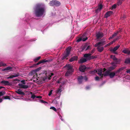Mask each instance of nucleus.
<instances>
[{
	"label": "nucleus",
	"mask_w": 130,
	"mask_h": 130,
	"mask_svg": "<svg viewBox=\"0 0 130 130\" xmlns=\"http://www.w3.org/2000/svg\"><path fill=\"white\" fill-rule=\"evenodd\" d=\"M16 92L19 94H21L22 95H24L25 94L24 92L22 91L20 89L18 90L17 91H16Z\"/></svg>",
	"instance_id": "4be33fe9"
},
{
	"label": "nucleus",
	"mask_w": 130,
	"mask_h": 130,
	"mask_svg": "<svg viewBox=\"0 0 130 130\" xmlns=\"http://www.w3.org/2000/svg\"><path fill=\"white\" fill-rule=\"evenodd\" d=\"M89 88H90V87H89V86H87L86 87V89H89Z\"/></svg>",
	"instance_id": "69168bd1"
},
{
	"label": "nucleus",
	"mask_w": 130,
	"mask_h": 130,
	"mask_svg": "<svg viewBox=\"0 0 130 130\" xmlns=\"http://www.w3.org/2000/svg\"><path fill=\"white\" fill-rule=\"evenodd\" d=\"M35 15L38 17L42 16L45 12V8L42 5L38 4H37L34 9Z\"/></svg>",
	"instance_id": "f257e3e1"
},
{
	"label": "nucleus",
	"mask_w": 130,
	"mask_h": 130,
	"mask_svg": "<svg viewBox=\"0 0 130 130\" xmlns=\"http://www.w3.org/2000/svg\"><path fill=\"white\" fill-rule=\"evenodd\" d=\"M1 83L4 84V85H10V83L8 81H2L1 82Z\"/></svg>",
	"instance_id": "2eb2a0df"
},
{
	"label": "nucleus",
	"mask_w": 130,
	"mask_h": 130,
	"mask_svg": "<svg viewBox=\"0 0 130 130\" xmlns=\"http://www.w3.org/2000/svg\"><path fill=\"white\" fill-rule=\"evenodd\" d=\"M87 60V59L84 58H82L80 59L79 61V63H82L85 62Z\"/></svg>",
	"instance_id": "412c9836"
},
{
	"label": "nucleus",
	"mask_w": 130,
	"mask_h": 130,
	"mask_svg": "<svg viewBox=\"0 0 130 130\" xmlns=\"http://www.w3.org/2000/svg\"><path fill=\"white\" fill-rule=\"evenodd\" d=\"M50 108V109H52L53 110H54L55 111H56V108L53 107V106H52V107H51Z\"/></svg>",
	"instance_id": "58836bf2"
},
{
	"label": "nucleus",
	"mask_w": 130,
	"mask_h": 130,
	"mask_svg": "<svg viewBox=\"0 0 130 130\" xmlns=\"http://www.w3.org/2000/svg\"><path fill=\"white\" fill-rule=\"evenodd\" d=\"M97 49L98 50V51L100 52H102L104 50V48L103 47H98L97 48Z\"/></svg>",
	"instance_id": "a878e982"
},
{
	"label": "nucleus",
	"mask_w": 130,
	"mask_h": 130,
	"mask_svg": "<svg viewBox=\"0 0 130 130\" xmlns=\"http://www.w3.org/2000/svg\"><path fill=\"white\" fill-rule=\"evenodd\" d=\"M42 98V96H36V98L41 99V98Z\"/></svg>",
	"instance_id": "3c124183"
},
{
	"label": "nucleus",
	"mask_w": 130,
	"mask_h": 130,
	"mask_svg": "<svg viewBox=\"0 0 130 130\" xmlns=\"http://www.w3.org/2000/svg\"><path fill=\"white\" fill-rule=\"evenodd\" d=\"M5 93L4 91H2L0 92V96L3 95Z\"/></svg>",
	"instance_id": "4c0bfd02"
},
{
	"label": "nucleus",
	"mask_w": 130,
	"mask_h": 130,
	"mask_svg": "<svg viewBox=\"0 0 130 130\" xmlns=\"http://www.w3.org/2000/svg\"><path fill=\"white\" fill-rule=\"evenodd\" d=\"M60 119H61L62 121H63L64 120H63L62 119V116H60Z\"/></svg>",
	"instance_id": "0e129e2a"
},
{
	"label": "nucleus",
	"mask_w": 130,
	"mask_h": 130,
	"mask_svg": "<svg viewBox=\"0 0 130 130\" xmlns=\"http://www.w3.org/2000/svg\"><path fill=\"white\" fill-rule=\"evenodd\" d=\"M113 38V37H112V36L111 37H110L109 38V40H110L112 38Z\"/></svg>",
	"instance_id": "e2e57ef3"
},
{
	"label": "nucleus",
	"mask_w": 130,
	"mask_h": 130,
	"mask_svg": "<svg viewBox=\"0 0 130 130\" xmlns=\"http://www.w3.org/2000/svg\"><path fill=\"white\" fill-rule=\"evenodd\" d=\"M91 48V46L88 45V44L86 43L85 44L81 47L82 51L84 50L86 51L88 50H90Z\"/></svg>",
	"instance_id": "20e7f679"
},
{
	"label": "nucleus",
	"mask_w": 130,
	"mask_h": 130,
	"mask_svg": "<svg viewBox=\"0 0 130 130\" xmlns=\"http://www.w3.org/2000/svg\"><path fill=\"white\" fill-rule=\"evenodd\" d=\"M42 78H43V80L44 81L47 79L48 80H50L51 79L50 77L47 76L46 73L43 74V75L42 76Z\"/></svg>",
	"instance_id": "ddd939ff"
},
{
	"label": "nucleus",
	"mask_w": 130,
	"mask_h": 130,
	"mask_svg": "<svg viewBox=\"0 0 130 130\" xmlns=\"http://www.w3.org/2000/svg\"><path fill=\"white\" fill-rule=\"evenodd\" d=\"M122 52L125 54H128V55L130 54V50L128 48H125L122 51Z\"/></svg>",
	"instance_id": "f8f14e48"
},
{
	"label": "nucleus",
	"mask_w": 130,
	"mask_h": 130,
	"mask_svg": "<svg viewBox=\"0 0 130 130\" xmlns=\"http://www.w3.org/2000/svg\"><path fill=\"white\" fill-rule=\"evenodd\" d=\"M95 51V50L94 49H93L91 51V52L90 53V54H91V55H92V54H93L94 52Z\"/></svg>",
	"instance_id": "de8ad7c7"
},
{
	"label": "nucleus",
	"mask_w": 130,
	"mask_h": 130,
	"mask_svg": "<svg viewBox=\"0 0 130 130\" xmlns=\"http://www.w3.org/2000/svg\"><path fill=\"white\" fill-rule=\"evenodd\" d=\"M98 72V71L97 70H94L92 71L91 72V74H95L96 73H97Z\"/></svg>",
	"instance_id": "a19ab883"
},
{
	"label": "nucleus",
	"mask_w": 130,
	"mask_h": 130,
	"mask_svg": "<svg viewBox=\"0 0 130 130\" xmlns=\"http://www.w3.org/2000/svg\"><path fill=\"white\" fill-rule=\"evenodd\" d=\"M71 47H68L66 49V52L65 53L63 57V59L66 58L67 57H68L70 53L71 50Z\"/></svg>",
	"instance_id": "39448f33"
},
{
	"label": "nucleus",
	"mask_w": 130,
	"mask_h": 130,
	"mask_svg": "<svg viewBox=\"0 0 130 130\" xmlns=\"http://www.w3.org/2000/svg\"><path fill=\"white\" fill-rule=\"evenodd\" d=\"M31 98L32 99H34L36 98V96L34 94H32L31 96Z\"/></svg>",
	"instance_id": "c03bdc74"
},
{
	"label": "nucleus",
	"mask_w": 130,
	"mask_h": 130,
	"mask_svg": "<svg viewBox=\"0 0 130 130\" xmlns=\"http://www.w3.org/2000/svg\"><path fill=\"white\" fill-rule=\"evenodd\" d=\"M113 12L112 11H108L107 12L105 15V18H107L108 17L110 16V15L113 13Z\"/></svg>",
	"instance_id": "dca6fc26"
},
{
	"label": "nucleus",
	"mask_w": 130,
	"mask_h": 130,
	"mask_svg": "<svg viewBox=\"0 0 130 130\" xmlns=\"http://www.w3.org/2000/svg\"><path fill=\"white\" fill-rule=\"evenodd\" d=\"M25 80H22V81H21V83H23V84H25Z\"/></svg>",
	"instance_id": "4d7b16f0"
},
{
	"label": "nucleus",
	"mask_w": 130,
	"mask_h": 130,
	"mask_svg": "<svg viewBox=\"0 0 130 130\" xmlns=\"http://www.w3.org/2000/svg\"><path fill=\"white\" fill-rule=\"evenodd\" d=\"M119 32H117L116 33H114L112 35V37H113V38H114V37L116 36L117 34L119 33Z\"/></svg>",
	"instance_id": "e433bc0d"
},
{
	"label": "nucleus",
	"mask_w": 130,
	"mask_h": 130,
	"mask_svg": "<svg viewBox=\"0 0 130 130\" xmlns=\"http://www.w3.org/2000/svg\"><path fill=\"white\" fill-rule=\"evenodd\" d=\"M57 4V1L56 0H53L50 2L49 4L51 6H54Z\"/></svg>",
	"instance_id": "f3484780"
},
{
	"label": "nucleus",
	"mask_w": 130,
	"mask_h": 130,
	"mask_svg": "<svg viewBox=\"0 0 130 130\" xmlns=\"http://www.w3.org/2000/svg\"><path fill=\"white\" fill-rule=\"evenodd\" d=\"M91 56V54L90 53L85 54L84 55V57H85L88 58L89 60V58Z\"/></svg>",
	"instance_id": "c756f323"
},
{
	"label": "nucleus",
	"mask_w": 130,
	"mask_h": 130,
	"mask_svg": "<svg viewBox=\"0 0 130 130\" xmlns=\"http://www.w3.org/2000/svg\"><path fill=\"white\" fill-rule=\"evenodd\" d=\"M117 73H116V71H115L112 72L111 73L109 72V76L111 78H113L115 76H117L118 75Z\"/></svg>",
	"instance_id": "0eeeda50"
},
{
	"label": "nucleus",
	"mask_w": 130,
	"mask_h": 130,
	"mask_svg": "<svg viewBox=\"0 0 130 130\" xmlns=\"http://www.w3.org/2000/svg\"><path fill=\"white\" fill-rule=\"evenodd\" d=\"M18 80L17 79H15L13 81H16Z\"/></svg>",
	"instance_id": "338daca9"
},
{
	"label": "nucleus",
	"mask_w": 130,
	"mask_h": 130,
	"mask_svg": "<svg viewBox=\"0 0 130 130\" xmlns=\"http://www.w3.org/2000/svg\"><path fill=\"white\" fill-rule=\"evenodd\" d=\"M52 91H53L52 90H51L49 92V93H48V95L49 96H50L51 95V94H52Z\"/></svg>",
	"instance_id": "8fccbe9b"
},
{
	"label": "nucleus",
	"mask_w": 130,
	"mask_h": 130,
	"mask_svg": "<svg viewBox=\"0 0 130 130\" xmlns=\"http://www.w3.org/2000/svg\"><path fill=\"white\" fill-rule=\"evenodd\" d=\"M39 101H40V102L42 103H48L47 102L43 100H39Z\"/></svg>",
	"instance_id": "f704fd0d"
},
{
	"label": "nucleus",
	"mask_w": 130,
	"mask_h": 130,
	"mask_svg": "<svg viewBox=\"0 0 130 130\" xmlns=\"http://www.w3.org/2000/svg\"><path fill=\"white\" fill-rule=\"evenodd\" d=\"M114 42V41H112V42H110V43H109V44L110 45L111 44H112L113 42Z\"/></svg>",
	"instance_id": "13d9d810"
},
{
	"label": "nucleus",
	"mask_w": 130,
	"mask_h": 130,
	"mask_svg": "<svg viewBox=\"0 0 130 130\" xmlns=\"http://www.w3.org/2000/svg\"><path fill=\"white\" fill-rule=\"evenodd\" d=\"M104 36L103 34L102 33L98 32L96 35L97 38L99 39L101 38Z\"/></svg>",
	"instance_id": "9d476101"
},
{
	"label": "nucleus",
	"mask_w": 130,
	"mask_h": 130,
	"mask_svg": "<svg viewBox=\"0 0 130 130\" xmlns=\"http://www.w3.org/2000/svg\"><path fill=\"white\" fill-rule=\"evenodd\" d=\"M117 64V61L116 62H112L111 63V64L112 65H113L114 64Z\"/></svg>",
	"instance_id": "6e6d98bb"
},
{
	"label": "nucleus",
	"mask_w": 130,
	"mask_h": 130,
	"mask_svg": "<svg viewBox=\"0 0 130 130\" xmlns=\"http://www.w3.org/2000/svg\"><path fill=\"white\" fill-rule=\"evenodd\" d=\"M41 58L40 56H39L34 59V61L35 62H37L38 60L40 59Z\"/></svg>",
	"instance_id": "473e14b6"
},
{
	"label": "nucleus",
	"mask_w": 130,
	"mask_h": 130,
	"mask_svg": "<svg viewBox=\"0 0 130 130\" xmlns=\"http://www.w3.org/2000/svg\"><path fill=\"white\" fill-rule=\"evenodd\" d=\"M66 66L67 67V70L73 72L74 71V69L72 68V66L70 64H67Z\"/></svg>",
	"instance_id": "1a4fd4ad"
},
{
	"label": "nucleus",
	"mask_w": 130,
	"mask_h": 130,
	"mask_svg": "<svg viewBox=\"0 0 130 130\" xmlns=\"http://www.w3.org/2000/svg\"><path fill=\"white\" fill-rule=\"evenodd\" d=\"M102 69L99 70L98 71V74L101 76V78L103 77V74H102Z\"/></svg>",
	"instance_id": "bb28decb"
},
{
	"label": "nucleus",
	"mask_w": 130,
	"mask_h": 130,
	"mask_svg": "<svg viewBox=\"0 0 130 130\" xmlns=\"http://www.w3.org/2000/svg\"><path fill=\"white\" fill-rule=\"evenodd\" d=\"M61 4L60 3L57 1V6H59Z\"/></svg>",
	"instance_id": "864d4df0"
},
{
	"label": "nucleus",
	"mask_w": 130,
	"mask_h": 130,
	"mask_svg": "<svg viewBox=\"0 0 130 130\" xmlns=\"http://www.w3.org/2000/svg\"><path fill=\"white\" fill-rule=\"evenodd\" d=\"M106 44V41H101L96 43L95 44V47H99L103 46Z\"/></svg>",
	"instance_id": "423d86ee"
},
{
	"label": "nucleus",
	"mask_w": 130,
	"mask_h": 130,
	"mask_svg": "<svg viewBox=\"0 0 130 130\" xmlns=\"http://www.w3.org/2000/svg\"><path fill=\"white\" fill-rule=\"evenodd\" d=\"M19 86L20 87V88H22L26 89L29 87L28 85H23L22 84H19Z\"/></svg>",
	"instance_id": "4468645a"
},
{
	"label": "nucleus",
	"mask_w": 130,
	"mask_h": 130,
	"mask_svg": "<svg viewBox=\"0 0 130 130\" xmlns=\"http://www.w3.org/2000/svg\"><path fill=\"white\" fill-rule=\"evenodd\" d=\"M73 72L67 70L65 74V76L66 77L69 76L71 75Z\"/></svg>",
	"instance_id": "a211bd4d"
},
{
	"label": "nucleus",
	"mask_w": 130,
	"mask_h": 130,
	"mask_svg": "<svg viewBox=\"0 0 130 130\" xmlns=\"http://www.w3.org/2000/svg\"><path fill=\"white\" fill-rule=\"evenodd\" d=\"M82 39V40L83 41H85L88 38L87 37L85 38H83Z\"/></svg>",
	"instance_id": "09e8293b"
},
{
	"label": "nucleus",
	"mask_w": 130,
	"mask_h": 130,
	"mask_svg": "<svg viewBox=\"0 0 130 130\" xmlns=\"http://www.w3.org/2000/svg\"><path fill=\"white\" fill-rule=\"evenodd\" d=\"M13 77V75H11L9 76V78H12Z\"/></svg>",
	"instance_id": "bf43d9fd"
},
{
	"label": "nucleus",
	"mask_w": 130,
	"mask_h": 130,
	"mask_svg": "<svg viewBox=\"0 0 130 130\" xmlns=\"http://www.w3.org/2000/svg\"><path fill=\"white\" fill-rule=\"evenodd\" d=\"M110 45L109 44V43H108V44H107V45H106L105 46V47H107V46H109Z\"/></svg>",
	"instance_id": "680f3d73"
},
{
	"label": "nucleus",
	"mask_w": 130,
	"mask_h": 130,
	"mask_svg": "<svg viewBox=\"0 0 130 130\" xmlns=\"http://www.w3.org/2000/svg\"><path fill=\"white\" fill-rule=\"evenodd\" d=\"M110 57L111 58H112L113 60L117 61V58H116L115 56L112 55H111L110 56Z\"/></svg>",
	"instance_id": "7c9ffc66"
},
{
	"label": "nucleus",
	"mask_w": 130,
	"mask_h": 130,
	"mask_svg": "<svg viewBox=\"0 0 130 130\" xmlns=\"http://www.w3.org/2000/svg\"><path fill=\"white\" fill-rule=\"evenodd\" d=\"M51 59H48V60H46L45 59L42 60H41L40 61L36 63V64H34L32 65L30 67V68H33L34 67H35L36 66V65H39V64H41L42 63H44L47 62H49L51 61Z\"/></svg>",
	"instance_id": "7ed1b4c3"
},
{
	"label": "nucleus",
	"mask_w": 130,
	"mask_h": 130,
	"mask_svg": "<svg viewBox=\"0 0 130 130\" xmlns=\"http://www.w3.org/2000/svg\"><path fill=\"white\" fill-rule=\"evenodd\" d=\"M117 6V5L116 4H114L113 5L112 7L111 8L112 9H114L116 8Z\"/></svg>",
	"instance_id": "79ce46f5"
},
{
	"label": "nucleus",
	"mask_w": 130,
	"mask_h": 130,
	"mask_svg": "<svg viewBox=\"0 0 130 130\" xmlns=\"http://www.w3.org/2000/svg\"><path fill=\"white\" fill-rule=\"evenodd\" d=\"M6 65V64L2 62H0V67H1L2 66H5Z\"/></svg>",
	"instance_id": "72a5a7b5"
},
{
	"label": "nucleus",
	"mask_w": 130,
	"mask_h": 130,
	"mask_svg": "<svg viewBox=\"0 0 130 130\" xmlns=\"http://www.w3.org/2000/svg\"><path fill=\"white\" fill-rule=\"evenodd\" d=\"M125 69V67H122L121 68H119L118 70L116 71V73H117L118 75L119 73L120 72V71H121Z\"/></svg>",
	"instance_id": "393cba45"
},
{
	"label": "nucleus",
	"mask_w": 130,
	"mask_h": 130,
	"mask_svg": "<svg viewBox=\"0 0 130 130\" xmlns=\"http://www.w3.org/2000/svg\"><path fill=\"white\" fill-rule=\"evenodd\" d=\"M13 75L14 77H17L18 76H19V74H15Z\"/></svg>",
	"instance_id": "603ef678"
},
{
	"label": "nucleus",
	"mask_w": 130,
	"mask_h": 130,
	"mask_svg": "<svg viewBox=\"0 0 130 130\" xmlns=\"http://www.w3.org/2000/svg\"><path fill=\"white\" fill-rule=\"evenodd\" d=\"M86 69V67L85 66H81L79 68V69L80 71L82 72H84L85 71Z\"/></svg>",
	"instance_id": "9b49d317"
},
{
	"label": "nucleus",
	"mask_w": 130,
	"mask_h": 130,
	"mask_svg": "<svg viewBox=\"0 0 130 130\" xmlns=\"http://www.w3.org/2000/svg\"><path fill=\"white\" fill-rule=\"evenodd\" d=\"M4 99H10V96H4Z\"/></svg>",
	"instance_id": "c9c22d12"
},
{
	"label": "nucleus",
	"mask_w": 130,
	"mask_h": 130,
	"mask_svg": "<svg viewBox=\"0 0 130 130\" xmlns=\"http://www.w3.org/2000/svg\"><path fill=\"white\" fill-rule=\"evenodd\" d=\"M78 58V57L77 56H75L72 57L69 60V61L70 62L76 60H77Z\"/></svg>",
	"instance_id": "6ab92c4d"
},
{
	"label": "nucleus",
	"mask_w": 130,
	"mask_h": 130,
	"mask_svg": "<svg viewBox=\"0 0 130 130\" xmlns=\"http://www.w3.org/2000/svg\"><path fill=\"white\" fill-rule=\"evenodd\" d=\"M124 63L126 64L130 63V58L126 59Z\"/></svg>",
	"instance_id": "c85d7f7f"
},
{
	"label": "nucleus",
	"mask_w": 130,
	"mask_h": 130,
	"mask_svg": "<svg viewBox=\"0 0 130 130\" xmlns=\"http://www.w3.org/2000/svg\"><path fill=\"white\" fill-rule=\"evenodd\" d=\"M12 69V68L10 67H8L2 70V71H8L11 70Z\"/></svg>",
	"instance_id": "5701e85b"
},
{
	"label": "nucleus",
	"mask_w": 130,
	"mask_h": 130,
	"mask_svg": "<svg viewBox=\"0 0 130 130\" xmlns=\"http://www.w3.org/2000/svg\"><path fill=\"white\" fill-rule=\"evenodd\" d=\"M4 87H3L0 86V89L2 88H4Z\"/></svg>",
	"instance_id": "774afa93"
},
{
	"label": "nucleus",
	"mask_w": 130,
	"mask_h": 130,
	"mask_svg": "<svg viewBox=\"0 0 130 130\" xmlns=\"http://www.w3.org/2000/svg\"><path fill=\"white\" fill-rule=\"evenodd\" d=\"M88 80V78L86 76H85V77H83V80H84L86 82Z\"/></svg>",
	"instance_id": "37998d69"
},
{
	"label": "nucleus",
	"mask_w": 130,
	"mask_h": 130,
	"mask_svg": "<svg viewBox=\"0 0 130 130\" xmlns=\"http://www.w3.org/2000/svg\"><path fill=\"white\" fill-rule=\"evenodd\" d=\"M126 72L127 73H129V74H130V69L127 70L126 71Z\"/></svg>",
	"instance_id": "5fc2aeb1"
},
{
	"label": "nucleus",
	"mask_w": 130,
	"mask_h": 130,
	"mask_svg": "<svg viewBox=\"0 0 130 130\" xmlns=\"http://www.w3.org/2000/svg\"><path fill=\"white\" fill-rule=\"evenodd\" d=\"M63 79L62 78H61L59 80L57 81V83H61L62 84V85L60 86L59 88L57 89V99L59 97L61 94L60 92L63 88V85L64 84L65 82L64 81L62 80Z\"/></svg>",
	"instance_id": "f03ea898"
},
{
	"label": "nucleus",
	"mask_w": 130,
	"mask_h": 130,
	"mask_svg": "<svg viewBox=\"0 0 130 130\" xmlns=\"http://www.w3.org/2000/svg\"><path fill=\"white\" fill-rule=\"evenodd\" d=\"M100 79V78L98 76H96L95 77V79L96 80H99Z\"/></svg>",
	"instance_id": "49530a36"
},
{
	"label": "nucleus",
	"mask_w": 130,
	"mask_h": 130,
	"mask_svg": "<svg viewBox=\"0 0 130 130\" xmlns=\"http://www.w3.org/2000/svg\"><path fill=\"white\" fill-rule=\"evenodd\" d=\"M115 67H109V69L110 71H111L115 69Z\"/></svg>",
	"instance_id": "ea45409f"
},
{
	"label": "nucleus",
	"mask_w": 130,
	"mask_h": 130,
	"mask_svg": "<svg viewBox=\"0 0 130 130\" xmlns=\"http://www.w3.org/2000/svg\"><path fill=\"white\" fill-rule=\"evenodd\" d=\"M82 40V39L81 38H80L78 39L76 41L77 42H79Z\"/></svg>",
	"instance_id": "a18cd8bd"
},
{
	"label": "nucleus",
	"mask_w": 130,
	"mask_h": 130,
	"mask_svg": "<svg viewBox=\"0 0 130 130\" xmlns=\"http://www.w3.org/2000/svg\"><path fill=\"white\" fill-rule=\"evenodd\" d=\"M97 57V56H90V57L89 58V60H91V59H94V58H96Z\"/></svg>",
	"instance_id": "2f4dec72"
},
{
	"label": "nucleus",
	"mask_w": 130,
	"mask_h": 130,
	"mask_svg": "<svg viewBox=\"0 0 130 130\" xmlns=\"http://www.w3.org/2000/svg\"><path fill=\"white\" fill-rule=\"evenodd\" d=\"M116 64H114L113 65H112L113 66L112 67H115V68H116L117 67V65Z\"/></svg>",
	"instance_id": "052dcab7"
},
{
	"label": "nucleus",
	"mask_w": 130,
	"mask_h": 130,
	"mask_svg": "<svg viewBox=\"0 0 130 130\" xmlns=\"http://www.w3.org/2000/svg\"><path fill=\"white\" fill-rule=\"evenodd\" d=\"M78 80L79 84H81L83 82V76H78Z\"/></svg>",
	"instance_id": "6e6552de"
},
{
	"label": "nucleus",
	"mask_w": 130,
	"mask_h": 130,
	"mask_svg": "<svg viewBox=\"0 0 130 130\" xmlns=\"http://www.w3.org/2000/svg\"><path fill=\"white\" fill-rule=\"evenodd\" d=\"M109 71H106L104 74H103V76H109Z\"/></svg>",
	"instance_id": "cd10ccee"
},
{
	"label": "nucleus",
	"mask_w": 130,
	"mask_h": 130,
	"mask_svg": "<svg viewBox=\"0 0 130 130\" xmlns=\"http://www.w3.org/2000/svg\"><path fill=\"white\" fill-rule=\"evenodd\" d=\"M120 47V46L119 45L116 46L112 49L110 51L112 52H115Z\"/></svg>",
	"instance_id": "b1692460"
},
{
	"label": "nucleus",
	"mask_w": 130,
	"mask_h": 130,
	"mask_svg": "<svg viewBox=\"0 0 130 130\" xmlns=\"http://www.w3.org/2000/svg\"><path fill=\"white\" fill-rule=\"evenodd\" d=\"M103 6L102 5H99L98 8L96 10L95 12L96 13H98L100 11L101 9L102 8Z\"/></svg>",
	"instance_id": "aec40b11"
}]
</instances>
